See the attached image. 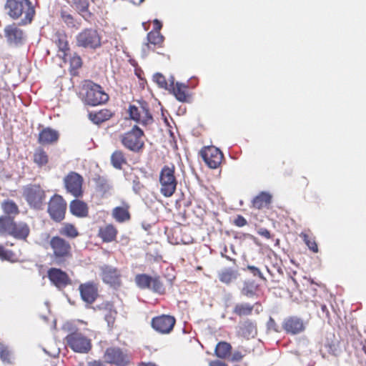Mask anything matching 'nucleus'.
I'll return each instance as SVG.
<instances>
[{"instance_id": "nucleus-1", "label": "nucleus", "mask_w": 366, "mask_h": 366, "mask_svg": "<svg viewBox=\"0 0 366 366\" xmlns=\"http://www.w3.org/2000/svg\"><path fill=\"white\" fill-rule=\"evenodd\" d=\"M5 9L12 19H18L24 15L22 19L24 24L30 23L34 14V9L29 0H7Z\"/></svg>"}, {"instance_id": "nucleus-2", "label": "nucleus", "mask_w": 366, "mask_h": 366, "mask_svg": "<svg viewBox=\"0 0 366 366\" xmlns=\"http://www.w3.org/2000/svg\"><path fill=\"white\" fill-rule=\"evenodd\" d=\"M81 95L84 102L91 106L105 103L109 99V96L102 90L100 86L92 81L85 82Z\"/></svg>"}, {"instance_id": "nucleus-3", "label": "nucleus", "mask_w": 366, "mask_h": 366, "mask_svg": "<svg viewBox=\"0 0 366 366\" xmlns=\"http://www.w3.org/2000/svg\"><path fill=\"white\" fill-rule=\"evenodd\" d=\"M76 45L79 47L96 49L101 46V36L94 29H85L76 36Z\"/></svg>"}, {"instance_id": "nucleus-4", "label": "nucleus", "mask_w": 366, "mask_h": 366, "mask_svg": "<svg viewBox=\"0 0 366 366\" xmlns=\"http://www.w3.org/2000/svg\"><path fill=\"white\" fill-rule=\"evenodd\" d=\"M159 182L161 193L167 197H171L175 192L177 182L174 177V167L165 166L161 171Z\"/></svg>"}, {"instance_id": "nucleus-5", "label": "nucleus", "mask_w": 366, "mask_h": 366, "mask_svg": "<svg viewBox=\"0 0 366 366\" xmlns=\"http://www.w3.org/2000/svg\"><path fill=\"white\" fill-rule=\"evenodd\" d=\"M66 341L67 345L76 352L86 353L92 348L91 340L78 331L68 335Z\"/></svg>"}, {"instance_id": "nucleus-6", "label": "nucleus", "mask_w": 366, "mask_h": 366, "mask_svg": "<svg viewBox=\"0 0 366 366\" xmlns=\"http://www.w3.org/2000/svg\"><path fill=\"white\" fill-rule=\"evenodd\" d=\"M142 136V130L137 126H134L131 131L121 136V142L126 148L137 152L144 146Z\"/></svg>"}, {"instance_id": "nucleus-7", "label": "nucleus", "mask_w": 366, "mask_h": 366, "mask_svg": "<svg viewBox=\"0 0 366 366\" xmlns=\"http://www.w3.org/2000/svg\"><path fill=\"white\" fill-rule=\"evenodd\" d=\"M50 246L53 250L55 259L57 262H62L71 255V245L63 238L56 236L50 240Z\"/></svg>"}, {"instance_id": "nucleus-8", "label": "nucleus", "mask_w": 366, "mask_h": 366, "mask_svg": "<svg viewBox=\"0 0 366 366\" xmlns=\"http://www.w3.org/2000/svg\"><path fill=\"white\" fill-rule=\"evenodd\" d=\"M66 208V204L64 199L59 195H55L49 203L48 212L54 220L60 222L64 217Z\"/></svg>"}, {"instance_id": "nucleus-9", "label": "nucleus", "mask_w": 366, "mask_h": 366, "mask_svg": "<svg viewBox=\"0 0 366 366\" xmlns=\"http://www.w3.org/2000/svg\"><path fill=\"white\" fill-rule=\"evenodd\" d=\"M104 357L106 362L114 364L117 366H126L129 362L127 354L118 347L107 349Z\"/></svg>"}, {"instance_id": "nucleus-10", "label": "nucleus", "mask_w": 366, "mask_h": 366, "mask_svg": "<svg viewBox=\"0 0 366 366\" xmlns=\"http://www.w3.org/2000/svg\"><path fill=\"white\" fill-rule=\"evenodd\" d=\"M24 195L28 203L36 209L41 208L45 198L44 191L38 185L26 188Z\"/></svg>"}, {"instance_id": "nucleus-11", "label": "nucleus", "mask_w": 366, "mask_h": 366, "mask_svg": "<svg viewBox=\"0 0 366 366\" xmlns=\"http://www.w3.org/2000/svg\"><path fill=\"white\" fill-rule=\"evenodd\" d=\"M204 162L212 169L217 168L222 160L223 154L214 147H207L201 151Z\"/></svg>"}, {"instance_id": "nucleus-12", "label": "nucleus", "mask_w": 366, "mask_h": 366, "mask_svg": "<svg viewBox=\"0 0 366 366\" xmlns=\"http://www.w3.org/2000/svg\"><path fill=\"white\" fill-rule=\"evenodd\" d=\"M64 184L68 192L78 197L82 194V177L76 172L69 173L64 178Z\"/></svg>"}, {"instance_id": "nucleus-13", "label": "nucleus", "mask_w": 366, "mask_h": 366, "mask_svg": "<svg viewBox=\"0 0 366 366\" xmlns=\"http://www.w3.org/2000/svg\"><path fill=\"white\" fill-rule=\"evenodd\" d=\"M175 324V319L170 315H161L152 319V326L162 334L169 333Z\"/></svg>"}, {"instance_id": "nucleus-14", "label": "nucleus", "mask_w": 366, "mask_h": 366, "mask_svg": "<svg viewBox=\"0 0 366 366\" xmlns=\"http://www.w3.org/2000/svg\"><path fill=\"white\" fill-rule=\"evenodd\" d=\"M4 36L8 44L11 46H19L22 44L25 40L23 31L14 24L8 25L4 28Z\"/></svg>"}, {"instance_id": "nucleus-15", "label": "nucleus", "mask_w": 366, "mask_h": 366, "mask_svg": "<svg viewBox=\"0 0 366 366\" xmlns=\"http://www.w3.org/2000/svg\"><path fill=\"white\" fill-rule=\"evenodd\" d=\"M102 280L103 281L113 287H118L120 285V273L111 266H103L102 267Z\"/></svg>"}, {"instance_id": "nucleus-16", "label": "nucleus", "mask_w": 366, "mask_h": 366, "mask_svg": "<svg viewBox=\"0 0 366 366\" xmlns=\"http://www.w3.org/2000/svg\"><path fill=\"white\" fill-rule=\"evenodd\" d=\"M48 277L50 281L59 289L64 287L69 283V279L66 273L59 269H50L48 271Z\"/></svg>"}, {"instance_id": "nucleus-17", "label": "nucleus", "mask_w": 366, "mask_h": 366, "mask_svg": "<svg viewBox=\"0 0 366 366\" xmlns=\"http://www.w3.org/2000/svg\"><path fill=\"white\" fill-rule=\"evenodd\" d=\"M82 300L87 303H92L97 297V287L95 285L88 282L79 286Z\"/></svg>"}, {"instance_id": "nucleus-18", "label": "nucleus", "mask_w": 366, "mask_h": 366, "mask_svg": "<svg viewBox=\"0 0 366 366\" xmlns=\"http://www.w3.org/2000/svg\"><path fill=\"white\" fill-rule=\"evenodd\" d=\"M283 328L290 333L297 334L305 329L303 322L298 317H290L285 320Z\"/></svg>"}, {"instance_id": "nucleus-19", "label": "nucleus", "mask_w": 366, "mask_h": 366, "mask_svg": "<svg viewBox=\"0 0 366 366\" xmlns=\"http://www.w3.org/2000/svg\"><path fill=\"white\" fill-rule=\"evenodd\" d=\"M71 212L79 217H84L88 214V207L86 204L78 199L73 200L70 204Z\"/></svg>"}, {"instance_id": "nucleus-20", "label": "nucleus", "mask_w": 366, "mask_h": 366, "mask_svg": "<svg viewBox=\"0 0 366 366\" xmlns=\"http://www.w3.org/2000/svg\"><path fill=\"white\" fill-rule=\"evenodd\" d=\"M59 138V134L56 131L50 128L43 129L39 137V141L41 144H46L56 142Z\"/></svg>"}, {"instance_id": "nucleus-21", "label": "nucleus", "mask_w": 366, "mask_h": 366, "mask_svg": "<svg viewBox=\"0 0 366 366\" xmlns=\"http://www.w3.org/2000/svg\"><path fill=\"white\" fill-rule=\"evenodd\" d=\"M129 206L124 203L123 207H117L112 210L113 217L119 222H124L130 219L129 212Z\"/></svg>"}, {"instance_id": "nucleus-22", "label": "nucleus", "mask_w": 366, "mask_h": 366, "mask_svg": "<svg viewBox=\"0 0 366 366\" xmlns=\"http://www.w3.org/2000/svg\"><path fill=\"white\" fill-rule=\"evenodd\" d=\"M11 236L15 238L24 239L29 234V226L24 222L14 223Z\"/></svg>"}, {"instance_id": "nucleus-23", "label": "nucleus", "mask_w": 366, "mask_h": 366, "mask_svg": "<svg viewBox=\"0 0 366 366\" xmlns=\"http://www.w3.org/2000/svg\"><path fill=\"white\" fill-rule=\"evenodd\" d=\"M239 277L237 270L231 268H225L219 273V280L225 284H229Z\"/></svg>"}, {"instance_id": "nucleus-24", "label": "nucleus", "mask_w": 366, "mask_h": 366, "mask_svg": "<svg viewBox=\"0 0 366 366\" xmlns=\"http://www.w3.org/2000/svg\"><path fill=\"white\" fill-rule=\"evenodd\" d=\"M14 222L11 217L2 216L0 217V234H8L11 235Z\"/></svg>"}, {"instance_id": "nucleus-25", "label": "nucleus", "mask_w": 366, "mask_h": 366, "mask_svg": "<svg viewBox=\"0 0 366 366\" xmlns=\"http://www.w3.org/2000/svg\"><path fill=\"white\" fill-rule=\"evenodd\" d=\"M112 116V113L108 109H102L98 112H90L89 114V119L96 124H99L108 120Z\"/></svg>"}, {"instance_id": "nucleus-26", "label": "nucleus", "mask_w": 366, "mask_h": 366, "mask_svg": "<svg viewBox=\"0 0 366 366\" xmlns=\"http://www.w3.org/2000/svg\"><path fill=\"white\" fill-rule=\"evenodd\" d=\"M117 232L115 227L112 224H109L99 229V235L103 241L109 242L115 239Z\"/></svg>"}, {"instance_id": "nucleus-27", "label": "nucleus", "mask_w": 366, "mask_h": 366, "mask_svg": "<svg viewBox=\"0 0 366 366\" xmlns=\"http://www.w3.org/2000/svg\"><path fill=\"white\" fill-rule=\"evenodd\" d=\"M240 332L244 337H254L257 335L256 325L253 322L247 320L242 324Z\"/></svg>"}, {"instance_id": "nucleus-28", "label": "nucleus", "mask_w": 366, "mask_h": 366, "mask_svg": "<svg viewBox=\"0 0 366 366\" xmlns=\"http://www.w3.org/2000/svg\"><path fill=\"white\" fill-rule=\"evenodd\" d=\"M232 346L226 342H219L215 348V355L221 359H226L231 353Z\"/></svg>"}, {"instance_id": "nucleus-29", "label": "nucleus", "mask_w": 366, "mask_h": 366, "mask_svg": "<svg viewBox=\"0 0 366 366\" xmlns=\"http://www.w3.org/2000/svg\"><path fill=\"white\" fill-rule=\"evenodd\" d=\"M271 195L266 192H262L253 200V206L257 209H262L269 205L271 202Z\"/></svg>"}, {"instance_id": "nucleus-30", "label": "nucleus", "mask_w": 366, "mask_h": 366, "mask_svg": "<svg viewBox=\"0 0 366 366\" xmlns=\"http://www.w3.org/2000/svg\"><path fill=\"white\" fill-rule=\"evenodd\" d=\"M74 4L76 9L84 18L87 19L91 14L88 10L89 2L87 0H74Z\"/></svg>"}, {"instance_id": "nucleus-31", "label": "nucleus", "mask_w": 366, "mask_h": 366, "mask_svg": "<svg viewBox=\"0 0 366 366\" xmlns=\"http://www.w3.org/2000/svg\"><path fill=\"white\" fill-rule=\"evenodd\" d=\"M252 310L253 306L250 304L239 303L234 306L233 312L239 316H247L252 313Z\"/></svg>"}, {"instance_id": "nucleus-32", "label": "nucleus", "mask_w": 366, "mask_h": 366, "mask_svg": "<svg viewBox=\"0 0 366 366\" xmlns=\"http://www.w3.org/2000/svg\"><path fill=\"white\" fill-rule=\"evenodd\" d=\"M186 86L184 84L177 82L175 86H173L170 91L172 92L177 100L180 102H184L187 99L185 94Z\"/></svg>"}, {"instance_id": "nucleus-33", "label": "nucleus", "mask_w": 366, "mask_h": 366, "mask_svg": "<svg viewBox=\"0 0 366 366\" xmlns=\"http://www.w3.org/2000/svg\"><path fill=\"white\" fill-rule=\"evenodd\" d=\"M111 161L112 165L117 169H121L122 165L126 163V159L123 152L119 150L115 151L112 154Z\"/></svg>"}, {"instance_id": "nucleus-34", "label": "nucleus", "mask_w": 366, "mask_h": 366, "mask_svg": "<svg viewBox=\"0 0 366 366\" xmlns=\"http://www.w3.org/2000/svg\"><path fill=\"white\" fill-rule=\"evenodd\" d=\"M97 189L103 194H109L112 186L108 180L102 177H99L97 179Z\"/></svg>"}, {"instance_id": "nucleus-35", "label": "nucleus", "mask_w": 366, "mask_h": 366, "mask_svg": "<svg viewBox=\"0 0 366 366\" xmlns=\"http://www.w3.org/2000/svg\"><path fill=\"white\" fill-rule=\"evenodd\" d=\"M140 119L139 123L143 125H149L152 123L153 119L146 105L142 104Z\"/></svg>"}, {"instance_id": "nucleus-36", "label": "nucleus", "mask_w": 366, "mask_h": 366, "mask_svg": "<svg viewBox=\"0 0 366 366\" xmlns=\"http://www.w3.org/2000/svg\"><path fill=\"white\" fill-rule=\"evenodd\" d=\"M59 233L71 238H74L78 235L76 229L70 224H64L59 229Z\"/></svg>"}, {"instance_id": "nucleus-37", "label": "nucleus", "mask_w": 366, "mask_h": 366, "mask_svg": "<svg viewBox=\"0 0 366 366\" xmlns=\"http://www.w3.org/2000/svg\"><path fill=\"white\" fill-rule=\"evenodd\" d=\"M34 161L39 166L46 164L48 162V156L41 149H37L34 154Z\"/></svg>"}, {"instance_id": "nucleus-38", "label": "nucleus", "mask_w": 366, "mask_h": 366, "mask_svg": "<svg viewBox=\"0 0 366 366\" xmlns=\"http://www.w3.org/2000/svg\"><path fill=\"white\" fill-rule=\"evenodd\" d=\"M2 208L6 214L11 217L19 213L18 207L12 201H6L2 203Z\"/></svg>"}, {"instance_id": "nucleus-39", "label": "nucleus", "mask_w": 366, "mask_h": 366, "mask_svg": "<svg viewBox=\"0 0 366 366\" xmlns=\"http://www.w3.org/2000/svg\"><path fill=\"white\" fill-rule=\"evenodd\" d=\"M152 277L147 274H138L135 277L136 284L140 288H150Z\"/></svg>"}, {"instance_id": "nucleus-40", "label": "nucleus", "mask_w": 366, "mask_h": 366, "mask_svg": "<svg viewBox=\"0 0 366 366\" xmlns=\"http://www.w3.org/2000/svg\"><path fill=\"white\" fill-rule=\"evenodd\" d=\"M147 39L152 44H159L162 42L163 36L159 31H152L147 34Z\"/></svg>"}, {"instance_id": "nucleus-41", "label": "nucleus", "mask_w": 366, "mask_h": 366, "mask_svg": "<svg viewBox=\"0 0 366 366\" xmlns=\"http://www.w3.org/2000/svg\"><path fill=\"white\" fill-rule=\"evenodd\" d=\"M153 81L158 85L159 87L169 89V84L165 77L161 73H156L153 75Z\"/></svg>"}, {"instance_id": "nucleus-42", "label": "nucleus", "mask_w": 366, "mask_h": 366, "mask_svg": "<svg viewBox=\"0 0 366 366\" xmlns=\"http://www.w3.org/2000/svg\"><path fill=\"white\" fill-rule=\"evenodd\" d=\"M0 358L5 363L11 362V353L5 345L0 346Z\"/></svg>"}, {"instance_id": "nucleus-43", "label": "nucleus", "mask_w": 366, "mask_h": 366, "mask_svg": "<svg viewBox=\"0 0 366 366\" xmlns=\"http://www.w3.org/2000/svg\"><path fill=\"white\" fill-rule=\"evenodd\" d=\"M255 286L252 282L246 281L242 290V293L247 297H251L254 294Z\"/></svg>"}, {"instance_id": "nucleus-44", "label": "nucleus", "mask_w": 366, "mask_h": 366, "mask_svg": "<svg viewBox=\"0 0 366 366\" xmlns=\"http://www.w3.org/2000/svg\"><path fill=\"white\" fill-rule=\"evenodd\" d=\"M302 238L307 246L309 247L310 249H311L314 252H318V247L315 242V241L310 238L307 234H301L300 235Z\"/></svg>"}, {"instance_id": "nucleus-45", "label": "nucleus", "mask_w": 366, "mask_h": 366, "mask_svg": "<svg viewBox=\"0 0 366 366\" xmlns=\"http://www.w3.org/2000/svg\"><path fill=\"white\" fill-rule=\"evenodd\" d=\"M149 289H152L153 291L158 292V293H162L164 290L163 284L160 282L159 279L157 277L152 278L151 287Z\"/></svg>"}, {"instance_id": "nucleus-46", "label": "nucleus", "mask_w": 366, "mask_h": 366, "mask_svg": "<svg viewBox=\"0 0 366 366\" xmlns=\"http://www.w3.org/2000/svg\"><path fill=\"white\" fill-rule=\"evenodd\" d=\"M142 109V104L140 105V107L130 106V107H129V111L130 117H131V119H134L137 122H139V119H140V115H141L140 109Z\"/></svg>"}, {"instance_id": "nucleus-47", "label": "nucleus", "mask_w": 366, "mask_h": 366, "mask_svg": "<svg viewBox=\"0 0 366 366\" xmlns=\"http://www.w3.org/2000/svg\"><path fill=\"white\" fill-rule=\"evenodd\" d=\"M13 257V253L5 250L2 246H0V259L3 260H10Z\"/></svg>"}, {"instance_id": "nucleus-48", "label": "nucleus", "mask_w": 366, "mask_h": 366, "mask_svg": "<svg viewBox=\"0 0 366 366\" xmlns=\"http://www.w3.org/2000/svg\"><path fill=\"white\" fill-rule=\"evenodd\" d=\"M70 64L72 68L78 69L81 65V59L79 56H76L70 59Z\"/></svg>"}, {"instance_id": "nucleus-49", "label": "nucleus", "mask_w": 366, "mask_h": 366, "mask_svg": "<svg viewBox=\"0 0 366 366\" xmlns=\"http://www.w3.org/2000/svg\"><path fill=\"white\" fill-rule=\"evenodd\" d=\"M267 330H273V331L277 332H279V327L276 325L274 320L272 317H270L269 319V321L267 322Z\"/></svg>"}, {"instance_id": "nucleus-50", "label": "nucleus", "mask_w": 366, "mask_h": 366, "mask_svg": "<svg viewBox=\"0 0 366 366\" xmlns=\"http://www.w3.org/2000/svg\"><path fill=\"white\" fill-rule=\"evenodd\" d=\"M58 46L59 50L63 53L64 56H66L65 51L68 49V44L64 39H59Z\"/></svg>"}, {"instance_id": "nucleus-51", "label": "nucleus", "mask_w": 366, "mask_h": 366, "mask_svg": "<svg viewBox=\"0 0 366 366\" xmlns=\"http://www.w3.org/2000/svg\"><path fill=\"white\" fill-rule=\"evenodd\" d=\"M247 269H248L249 271H251V272L253 274V275H254V276H258V277H259L261 279H264V276H263V274H262V273L260 272V270H259L257 267H254V266H250V265H249V266L247 267Z\"/></svg>"}, {"instance_id": "nucleus-52", "label": "nucleus", "mask_w": 366, "mask_h": 366, "mask_svg": "<svg viewBox=\"0 0 366 366\" xmlns=\"http://www.w3.org/2000/svg\"><path fill=\"white\" fill-rule=\"evenodd\" d=\"M234 224L238 227H243L247 224V220L242 216H237L234 221Z\"/></svg>"}, {"instance_id": "nucleus-53", "label": "nucleus", "mask_w": 366, "mask_h": 366, "mask_svg": "<svg viewBox=\"0 0 366 366\" xmlns=\"http://www.w3.org/2000/svg\"><path fill=\"white\" fill-rule=\"evenodd\" d=\"M242 357H243V355H242L241 352L237 351L232 354L231 360L232 362H238V361H240L242 359Z\"/></svg>"}, {"instance_id": "nucleus-54", "label": "nucleus", "mask_w": 366, "mask_h": 366, "mask_svg": "<svg viewBox=\"0 0 366 366\" xmlns=\"http://www.w3.org/2000/svg\"><path fill=\"white\" fill-rule=\"evenodd\" d=\"M258 234L262 237L267 238V239L270 238V233L267 229L262 228V229H259Z\"/></svg>"}, {"instance_id": "nucleus-55", "label": "nucleus", "mask_w": 366, "mask_h": 366, "mask_svg": "<svg viewBox=\"0 0 366 366\" xmlns=\"http://www.w3.org/2000/svg\"><path fill=\"white\" fill-rule=\"evenodd\" d=\"M116 312H111L109 315H105V319L108 322V324L110 325L111 323H113L114 320V315Z\"/></svg>"}, {"instance_id": "nucleus-56", "label": "nucleus", "mask_w": 366, "mask_h": 366, "mask_svg": "<svg viewBox=\"0 0 366 366\" xmlns=\"http://www.w3.org/2000/svg\"><path fill=\"white\" fill-rule=\"evenodd\" d=\"M62 18L67 24H73L72 17L70 14H62Z\"/></svg>"}, {"instance_id": "nucleus-57", "label": "nucleus", "mask_w": 366, "mask_h": 366, "mask_svg": "<svg viewBox=\"0 0 366 366\" xmlns=\"http://www.w3.org/2000/svg\"><path fill=\"white\" fill-rule=\"evenodd\" d=\"M209 366H227V365L222 361L214 360L209 362Z\"/></svg>"}, {"instance_id": "nucleus-58", "label": "nucleus", "mask_w": 366, "mask_h": 366, "mask_svg": "<svg viewBox=\"0 0 366 366\" xmlns=\"http://www.w3.org/2000/svg\"><path fill=\"white\" fill-rule=\"evenodd\" d=\"M88 366H105V365L101 361H92L88 362Z\"/></svg>"}, {"instance_id": "nucleus-59", "label": "nucleus", "mask_w": 366, "mask_h": 366, "mask_svg": "<svg viewBox=\"0 0 366 366\" xmlns=\"http://www.w3.org/2000/svg\"><path fill=\"white\" fill-rule=\"evenodd\" d=\"M154 31H159L162 29V24L158 19L154 20Z\"/></svg>"}, {"instance_id": "nucleus-60", "label": "nucleus", "mask_w": 366, "mask_h": 366, "mask_svg": "<svg viewBox=\"0 0 366 366\" xmlns=\"http://www.w3.org/2000/svg\"><path fill=\"white\" fill-rule=\"evenodd\" d=\"M169 82L168 84H169V90H171V89L175 86V84H174V79L173 76H171L169 79Z\"/></svg>"}, {"instance_id": "nucleus-61", "label": "nucleus", "mask_w": 366, "mask_h": 366, "mask_svg": "<svg viewBox=\"0 0 366 366\" xmlns=\"http://www.w3.org/2000/svg\"><path fill=\"white\" fill-rule=\"evenodd\" d=\"M139 366H157L156 365L153 364V363H141Z\"/></svg>"}, {"instance_id": "nucleus-62", "label": "nucleus", "mask_w": 366, "mask_h": 366, "mask_svg": "<svg viewBox=\"0 0 366 366\" xmlns=\"http://www.w3.org/2000/svg\"><path fill=\"white\" fill-rule=\"evenodd\" d=\"M222 255L223 257H224L225 258H227V259L230 260V261H232V262H234L235 260L232 259L231 257H228V256H226V255H224L223 252H222Z\"/></svg>"}, {"instance_id": "nucleus-63", "label": "nucleus", "mask_w": 366, "mask_h": 366, "mask_svg": "<svg viewBox=\"0 0 366 366\" xmlns=\"http://www.w3.org/2000/svg\"><path fill=\"white\" fill-rule=\"evenodd\" d=\"M144 0H140L139 3H142Z\"/></svg>"}]
</instances>
